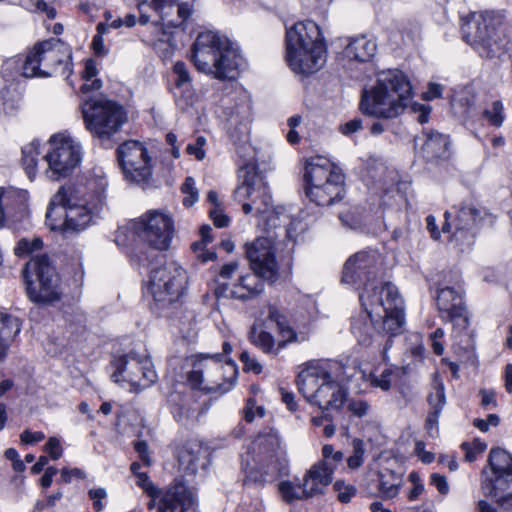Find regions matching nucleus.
I'll return each mask as SVG.
<instances>
[{"label":"nucleus","instance_id":"f257e3e1","mask_svg":"<svg viewBox=\"0 0 512 512\" xmlns=\"http://www.w3.org/2000/svg\"><path fill=\"white\" fill-rule=\"evenodd\" d=\"M107 179L101 168L88 173L85 181L73 189L61 187L52 197L46 213L51 229L64 233H80L106 205Z\"/></svg>","mask_w":512,"mask_h":512},{"label":"nucleus","instance_id":"f03ea898","mask_svg":"<svg viewBox=\"0 0 512 512\" xmlns=\"http://www.w3.org/2000/svg\"><path fill=\"white\" fill-rule=\"evenodd\" d=\"M412 95L407 76L398 69H387L376 74L375 83L362 91L360 110L363 114L381 119L401 115Z\"/></svg>","mask_w":512,"mask_h":512},{"label":"nucleus","instance_id":"7ed1b4c3","mask_svg":"<svg viewBox=\"0 0 512 512\" xmlns=\"http://www.w3.org/2000/svg\"><path fill=\"white\" fill-rule=\"evenodd\" d=\"M191 60L198 71L220 81L235 79L243 65L238 48L213 31L198 34L191 47Z\"/></svg>","mask_w":512,"mask_h":512},{"label":"nucleus","instance_id":"20e7f679","mask_svg":"<svg viewBox=\"0 0 512 512\" xmlns=\"http://www.w3.org/2000/svg\"><path fill=\"white\" fill-rule=\"evenodd\" d=\"M286 61L296 74L310 75L326 63L327 48L321 29L311 20L286 28Z\"/></svg>","mask_w":512,"mask_h":512},{"label":"nucleus","instance_id":"39448f33","mask_svg":"<svg viewBox=\"0 0 512 512\" xmlns=\"http://www.w3.org/2000/svg\"><path fill=\"white\" fill-rule=\"evenodd\" d=\"M298 391L307 402L322 411L340 410L348 396L347 390L332 378L328 369L319 363H307L297 375Z\"/></svg>","mask_w":512,"mask_h":512},{"label":"nucleus","instance_id":"423d86ee","mask_svg":"<svg viewBox=\"0 0 512 512\" xmlns=\"http://www.w3.org/2000/svg\"><path fill=\"white\" fill-rule=\"evenodd\" d=\"M306 195L318 206H329L343 198L344 175L339 167L323 156L306 160Z\"/></svg>","mask_w":512,"mask_h":512},{"label":"nucleus","instance_id":"0eeeda50","mask_svg":"<svg viewBox=\"0 0 512 512\" xmlns=\"http://www.w3.org/2000/svg\"><path fill=\"white\" fill-rule=\"evenodd\" d=\"M70 58L69 47L60 39L51 38L38 42L23 62L22 75L27 78H46L56 74H69Z\"/></svg>","mask_w":512,"mask_h":512},{"label":"nucleus","instance_id":"6e6552de","mask_svg":"<svg viewBox=\"0 0 512 512\" xmlns=\"http://www.w3.org/2000/svg\"><path fill=\"white\" fill-rule=\"evenodd\" d=\"M237 368L232 360L223 362L222 356L204 355L192 362L187 381L192 388L207 392H228L235 384Z\"/></svg>","mask_w":512,"mask_h":512},{"label":"nucleus","instance_id":"1a4fd4ad","mask_svg":"<svg viewBox=\"0 0 512 512\" xmlns=\"http://www.w3.org/2000/svg\"><path fill=\"white\" fill-rule=\"evenodd\" d=\"M359 298L363 307L374 308L373 314L381 318L379 332L390 336L400 333L404 324V302L394 284L386 282L372 290L366 288Z\"/></svg>","mask_w":512,"mask_h":512},{"label":"nucleus","instance_id":"9d476101","mask_svg":"<svg viewBox=\"0 0 512 512\" xmlns=\"http://www.w3.org/2000/svg\"><path fill=\"white\" fill-rule=\"evenodd\" d=\"M502 16L496 12H472L461 18L463 40L482 57L492 58L502 47L496 38V29L502 24Z\"/></svg>","mask_w":512,"mask_h":512},{"label":"nucleus","instance_id":"9b49d317","mask_svg":"<svg viewBox=\"0 0 512 512\" xmlns=\"http://www.w3.org/2000/svg\"><path fill=\"white\" fill-rule=\"evenodd\" d=\"M86 129L101 141L109 140L127 121V114L117 102L95 98L83 106Z\"/></svg>","mask_w":512,"mask_h":512},{"label":"nucleus","instance_id":"f8f14e48","mask_svg":"<svg viewBox=\"0 0 512 512\" xmlns=\"http://www.w3.org/2000/svg\"><path fill=\"white\" fill-rule=\"evenodd\" d=\"M488 463L490 473L483 471V493L504 509H512V456L501 448H493Z\"/></svg>","mask_w":512,"mask_h":512},{"label":"nucleus","instance_id":"ddd939ff","mask_svg":"<svg viewBox=\"0 0 512 512\" xmlns=\"http://www.w3.org/2000/svg\"><path fill=\"white\" fill-rule=\"evenodd\" d=\"M24 278L33 302L52 303L60 299L59 278L46 255H36L27 262Z\"/></svg>","mask_w":512,"mask_h":512},{"label":"nucleus","instance_id":"4468645a","mask_svg":"<svg viewBox=\"0 0 512 512\" xmlns=\"http://www.w3.org/2000/svg\"><path fill=\"white\" fill-rule=\"evenodd\" d=\"M188 276L175 261L164 263L150 273L148 290L161 308L178 302L184 295Z\"/></svg>","mask_w":512,"mask_h":512},{"label":"nucleus","instance_id":"2eb2a0df","mask_svg":"<svg viewBox=\"0 0 512 512\" xmlns=\"http://www.w3.org/2000/svg\"><path fill=\"white\" fill-rule=\"evenodd\" d=\"M49 151L44 156L48 163V176L53 180L70 175L82 160V149L70 134H54L49 140Z\"/></svg>","mask_w":512,"mask_h":512},{"label":"nucleus","instance_id":"dca6fc26","mask_svg":"<svg viewBox=\"0 0 512 512\" xmlns=\"http://www.w3.org/2000/svg\"><path fill=\"white\" fill-rule=\"evenodd\" d=\"M241 173L242 182L234 192L235 199L243 202L242 209L245 214L255 212L257 215H265L270 211L272 197L264 178L254 167L246 166Z\"/></svg>","mask_w":512,"mask_h":512},{"label":"nucleus","instance_id":"f3484780","mask_svg":"<svg viewBox=\"0 0 512 512\" xmlns=\"http://www.w3.org/2000/svg\"><path fill=\"white\" fill-rule=\"evenodd\" d=\"M133 229L144 242L157 251L168 250L175 234L171 216L157 210L149 211L136 220Z\"/></svg>","mask_w":512,"mask_h":512},{"label":"nucleus","instance_id":"a211bd4d","mask_svg":"<svg viewBox=\"0 0 512 512\" xmlns=\"http://www.w3.org/2000/svg\"><path fill=\"white\" fill-rule=\"evenodd\" d=\"M114 382L127 381L136 389H145L157 380V374L148 356L129 353L114 361Z\"/></svg>","mask_w":512,"mask_h":512},{"label":"nucleus","instance_id":"6ab92c4d","mask_svg":"<svg viewBox=\"0 0 512 512\" xmlns=\"http://www.w3.org/2000/svg\"><path fill=\"white\" fill-rule=\"evenodd\" d=\"M117 157L125 179L133 183H143L152 175L151 158L143 143L128 140L117 149Z\"/></svg>","mask_w":512,"mask_h":512},{"label":"nucleus","instance_id":"aec40b11","mask_svg":"<svg viewBox=\"0 0 512 512\" xmlns=\"http://www.w3.org/2000/svg\"><path fill=\"white\" fill-rule=\"evenodd\" d=\"M380 268L379 255L376 252H358L351 256L344 265L342 282L360 288L372 290L373 287H380L383 283L373 285V281Z\"/></svg>","mask_w":512,"mask_h":512},{"label":"nucleus","instance_id":"412c9836","mask_svg":"<svg viewBox=\"0 0 512 512\" xmlns=\"http://www.w3.org/2000/svg\"><path fill=\"white\" fill-rule=\"evenodd\" d=\"M251 452L257 466L267 467L266 474L278 475L285 466L276 432L260 434L252 442Z\"/></svg>","mask_w":512,"mask_h":512},{"label":"nucleus","instance_id":"4be33fe9","mask_svg":"<svg viewBox=\"0 0 512 512\" xmlns=\"http://www.w3.org/2000/svg\"><path fill=\"white\" fill-rule=\"evenodd\" d=\"M246 256L253 271L264 280L277 278L278 264L275 260L274 242L271 237H258L246 244Z\"/></svg>","mask_w":512,"mask_h":512},{"label":"nucleus","instance_id":"5701e85b","mask_svg":"<svg viewBox=\"0 0 512 512\" xmlns=\"http://www.w3.org/2000/svg\"><path fill=\"white\" fill-rule=\"evenodd\" d=\"M436 304L441 318L458 323L463 328L468 325L462 291L453 287H443L437 291Z\"/></svg>","mask_w":512,"mask_h":512},{"label":"nucleus","instance_id":"b1692460","mask_svg":"<svg viewBox=\"0 0 512 512\" xmlns=\"http://www.w3.org/2000/svg\"><path fill=\"white\" fill-rule=\"evenodd\" d=\"M194 506V491L183 483H176L162 495L158 512H195Z\"/></svg>","mask_w":512,"mask_h":512},{"label":"nucleus","instance_id":"393cba45","mask_svg":"<svg viewBox=\"0 0 512 512\" xmlns=\"http://www.w3.org/2000/svg\"><path fill=\"white\" fill-rule=\"evenodd\" d=\"M481 217V211L472 203H463L457 212L454 240L461 246H470L473 243V229Z\"/></svg>","mask_w":512,"mask_h":512},{"label":"nucleus","instance_id":"a878e982","mask_svg":"<svg viewBox=\"0 0 512 512\" xmlns=\"http://www.w3.org/2000/svg\"><path fill=\"white\" fill-rule=\"evenodd\" d=\"M331 467H326L320 462L315 463L304 475L303 486L307 488L311 497L322 494L324 489L332 482Z\"/></svg>","mask_w":512,"mask_h":512},{"label":"nucleus","instance_id":"bb28decb","mask_svg":"<svg viewBox=\"0 0 512 512\" xmlns=\"http://www.w3.org/2000/svg\"><path fill=\"white\" fill-rule=\"evenodd\" d=\"M365 311L359 313L351 320V331L357 341L369 346L373 342L374 331L376 329L374 317V308L364 307Z\"/></svg>","mask_w":512,"mask_h":512},{"label":"nucleus","instance_id":"cd10ccee","mask_svg":"<svg viewBox=\"0 0 512 512\" xmlns=\"http://www.w3.org/2000/svg\"><path fill=\"white\" fill-rule=\"evenodd\" d=\"M261 275L253 271L246 275H240L237 282L233 285L230 295L234 299L246 300L259 295L263 289L264 284Z\"/></svg>","mask_w":512,"mask_h":512},{"label":"nucleus","instance_id":"c85d7f7f","mask_svg":"<svg viewBox=\"0 0 512 512\" xmlns=\"http://www.w3.org/2000/svg\"><path fill=\"white\" fill-rule=\"evenodd\" d=\"M376 50L377 45L375 41L365 36H360L352 39L347 44L344 53L350 60L367 62L374 57Z\"/></svg>","mask_w":512,"mask_h":512},{"label":"nucleus","instance_id":"c756f323","mask_svg":"<svg viewBox=\"0 0 512 512\" xmlns=\"http://www.w3.org/2000/svg\"><path fill=\"white\" fill-rule=\"evenodd\" d=\"M269 319L275 321L281 340L278 341V347L280 351L286 347L289 343L303 342L308 339L306 333H297L291 328L283 315L275 307L269 308Z\"/></svg>","mask_w":512,"mask_h":512},{"label":"nucleus","instance_id":"7c9ffc66","mask_svg":"<svg viewBox=\"0 0 512 512\" xmlns=\"http://www.w3.org/2000/svg\"><path fill=\"white\" fill-rule=\"evenodd\" d=\"M431 410L426 419V429L431 432L437 430L440 413L445 405V392L443 384H437L428 396Z\"/></svg>","mask_w":512,"mask_h":512},{"label":"nucleus","instance_id":"2f4dec72","mask_svg":"<svg viewBox=\"0 0 512 512\" xmlns=\"http://www.w3.org/2000/svg\"><path fill=\"white\" fill-rule=\"evenodd\" d=\"M404 483L401 474L385 469L379 473V492L383 499H393Z\"/></svg>","mask_w":512,"mask_h":512},{"label":"nucleus","instance_id":"473e14b6","mask_svg":"<svg viewBox=\"0 0 512 512\" xmlns=\"http://www.w3.org/2000/svg\"><path fill=\"white\" fill-rule=\"evenodd\" d=\"M202 448L197 443H187L177 454L179 466L188 474H195L198 468Z\"/></svg>","mask_w":512,"mask_h":512},{"label":"nucleus","instance_id":"72a5a7b5","mask_svg":"<svg viewBox=\"0 0 512 512\" xmlns=\"http://www.w3.org/2000/svg\"><path fill=\"white\" fill-rule=\"evenodd\" d=\"M22 328L21 320L9 313L0 312V339L9 350Z\"/></svg>","mask_w":512,"mask_h":512},{"label":"nucleus","instance_id":"f704fd0d","mask_svg":"<svg viewBox=\"0 0 512 512\" xmlns=\"http://www.w3.org/2000/svg\"><path fill=\"white\" fill-rule=\"evenodd\" d=\"M249 339L253 345L266 354L277 355L280 352L278 342L275 341L274 336L261 328L253 326L249 334Z\"/></svg>","mask_w":512,"mask_h":512},{"label":"nucleus","instance_id":"c9c22d12","mask_svg":"<svg viewBox=\"0 0 512 512\" xmlns=\"http://www.w3.org/2000/svg\"><path fill=\"white\" fill-rule=\"evenodd\" d=\"M450 145V140L447 135L431 132L427 134V138L423 145V150L430 157H445Z\"/></svg>","mask_w":512,"mask_h":512},{"label":"nucleus","instance_id":"e433bc0d","mask_svg":"<svg viewBox=\"0 0 512 512\" xmlns=\"http://www.w3.org/2000/svg\"><path fill=\"white\" fill-rule=\"evenodd\" d=\"M278 491L281 498L287 503L311 498L309 492H306L307 488L303 486V482L296 484L292 481H281L278 484Z\"/></svg>","mask_w":512,"mask_h":512},{"label":"nucleus","instance_id":"4c0bfd02","mask_svg":"<svg viewBox=\"0 0 512 512\" xmlns=\"http://www.w3.org/2000/svg\"><path fill=\"white\" fill-rule=\"evenodd\" d=\"M39 145L38 141H32L22 148V165L30 180H33L37 173Z\"/></svg>","mask_w":512,"mask_h":512},{"label":"nucleus","instance_id":"58836bf2","mask_svg":"<svg viewBox=\"0 0 512 512\" xmlns=\"http://www.w3.org/2000/svg\"><path fill=\"white\" fill-rule=\"evenodd\" d=\"M267 467L258 466L255 469H251L243 479L244 486H255L263 487L266 483L270 482L273 478L278 475L266 474Z\"/></svg>","mask_w":512,"mask_h":512},{"label":"nucleus","instance_id":"ea45409f","mask_svg":"<svg viewBox=\"0 0 512 512\" xmlns=\"http://www.w3.org/2000/svg\"><path fill=\"white\" fill-rule=\"evenodd\" d=\"M43 242L39 237L22 238L18 241L14 252L19 257L28 256L42 249Z\"/></svg>","mask_w":512,"mask_h":512},{"label":"nucleus","instance_id":"a19ab883","mask_svg":"<svg viewBox=\"0 0 512 512\" xmlns=\"http://www.w3.org/2000/svg\"><path fill=\"white\" fill-rule=\"evenodd\" d=\"M322 456L323 459L319 462L328 468L331 467L333 472L344 459V454L341 451H335L330 444L323 446Z\"/></svg>","mask_w":512,"mask_h":512},{"label":"nucleus","instance_id":"79ce46f5","mask_svg":"<svg viewBox=\"0 0 512 512\" xmlns=\"http://www.w3.org/2000/svg\"><path fill=\"white\" fill-rule=\"evenodd\" d=\"M352 454L347 459V465L350 469H358L364 462V442L361 439L352 441Z\"/></svg>","mask_w":512,"mask_h":512},{"label":"nucleus","instance_id":"37998d69","mask_svg":"<svg viewBox=\"0 0 512 512\" xmlns=\"http://www.w3.org/2000/svg\"><path fill=\"white\" fill-rule=\"evenodd\" d=\"M394 375L395 373L392 369H385L380 375L371 374L369 381L372 386L380 388L383 391H388L391 388Z\"/></svg>","mask_w":512,"mask_h":512},{"label":"nucleus","instance_id":"c03bdc74","mask_svg":"<svg viewBox=\"0 0 512 512\" xmlns=\"http://www.w3.org/2000/svg\"><path fill=\"white\" fill-rule=\"evenodd\" d=\"M181 191L185 195L183 198L184 206L190 207L198 200V190L195 187V180L192 177L185 179Z\"/></svg>","mask_w":512,"mask_h":512},{"label":"nucleus","instance_id":"a18cd8bd","mask_svg":"<svg viewBox=\"0 0 512 512\" xmlns=\"http://www.w3.org/2000/svg\"><path fill=\"white\" fill-rule=\"evenodd\" d=\"M462 450L465 452V459L468 462H473L477 455L483 453L487 445L479 439L473 441V443L464 442L461 445Z\"/></svg>","mask_w":512,"mask_h":512},{"label":"nucleus","instance_id":"49530a36","mask_svg":"<svg viewBox=\"0 0 512 512\" xmlns=\"http://www.w3.org/2000/svg\"><path fill=\"white\" fill-rule=\"evenodd\" d=\"M173 72L176 76L175 85L178 88L188 87L191 83L190 73L185 63L178 61L174 64Z\"/></svg>","mask_w":512,"mask_h":512},{"label":"nucleus","instance_id":"de8ad7c7","mask_svg":"<svg viewBox=\"0 0 512 512\" xmlns=\"http://www.w3.org/2000/svg\"><path fill=\"white\" fill-rule=\"evenodd\" d=\"M503 104L500 101H494L491 109L484 112L485 117L496 127H500L504 121Z\"/></svg>","mask_w":512,"mask_h":512},{"label":"nucleus","instance_id":"09e8293b","mask_svg":"<svg viewBox=\"0 0 512 512\" xmlns=\"http://www.w3.org/2000/svg\"><path fill=\"white\" fill-rule=\"evenodd\" d=\"M347 409L353 416L363 418L368 415L370 405L365 400L352 399L348 402Z\"/></svg>","mask_w":512,"mask_h":512},{"label":"nucleus","instance_id":"8fccbe9b","mask_svg":"<svg viewBox=\"0 0 512 512\" xmlns=\"http://www.w3.org/2000/svg\"><path fill=\"white\" fill-rule=\"evenodd\" d=\"M334 489L337 492V498L342 503H348L356 494V488L352 485L345 484L341 481H336Z\"/></svg>","mask_w":512,"mask_h":512},{"label":"nucleus","instance_id":"3c124183","mask_svg":"<svg viewBox=\"0 0 512 512\" xmlns=\"http://www.w3.org/2000/svg\"><path fill=\"white\" fill-rule=\"evenodd\" d=\"M244 412V419L247 422H252L256 417H264L265 409L263 406H257L254 399L250 398L247 400Z\"/></svg>","mask_w":512,"mask_h":512},{"label":"nucleus","instance_id":"603ef678","mask_svg":"<svg viewBox=\"0 0 512 512\" xmlns=\"http://www.w3.org/2000/svg\"><path fill=\"white\" fill-rule=\"evenodd\" d=\"M206 142L207 140L205 137L198 136L194 143H190L187 145L186 152L189 155L195 156L197 160L201 161L206 156V151L204 149Z\"/></svg>","mask_w":512,"mask_h":512},{"label":"nucleus","instance_id":"864d4df0","mask_svg":"<svg viewBox=\"0 0 512 512\" xmlns=\"http://www.w3.org/2000/svg\"><path fill=\"white\" fill-rule=\"evenodd\" d=\"M206 245L207 244L201 240L195 241L191 245V249L195 253L196 258L202 262H208L216 257L214 252L206 249Z\"/></svg>","mask_w":512,"mask_h":512},{"label":"nucleus","instance_id":"5fc2aeb1","mask_svg":"<svg viewBox=\"0 0 512 512\" xmlns=\"http://www.w3.org/2000/svg\"><path fill=\"white\" fill-rule=\"evenodd\" d=\"M281 214L282 212L279 209H276L271 205L270 211L265 215H259L262 220L265 222V227L267 230L277 228L281 224Z\"/></svg>","mask_w":512,"mask_h":512},{"label":"nucleus","instance_id":"6e6d98bb","mask_svg":"<svg viewBox=\"0 0 512 512\" xmlns=\"http://www.w3.org/2000/svg\"><path fill=\"white\" fill-rule=\"evenodd\" d=\"M429 483L434 486L441 495H447L450 491L447 478L440 473H432L429 477Z\"/></svg>","mask_w":512,"mask_h":512},{"label":"nucleus","instance_id":"4d7b16f0","mask_svg":"<svg viewBox=\"0 0 512 512\" xmlns=\"http://www.w3.org/2000/svg\"><path fill=\"white\" fill-rule=\"evenodd\" d=\"M240 360L244 365V370L251 371L255 374H260L262 372V365L255 357L251 356L249 352L243 351L240 354Z\"/></svg>","mask_w":512,"mask_h":512},{"label":"nucleus","instance_id":"13d9d810","mask_svg":"<svg viewBox=\"0 0 512 512\" xmlns=\"http://www.w3.org/2000/svg\"><path fill=\"white\" fill-rule=\"evenodd\" d=\"M500 423V418L496 414H489L487 419L476 418L473 420V425L481 432H487L490 426L496 427Z\"/></svg>","mask_w":512,"mask_h":512},{"label":"nucleus","instance_id":"bf43d9fd","mask_svg":"<svg viewBox=\"0 0 512 512\" xmlns=\"http://www.w3.org/2000/svg\"><path fill=\"white\" fill-rule=\"evenodd\" d=\"M45 451L50 455L52 460L59 459L63 452L60 440L56 437H50L45 445Z\"/></svg>","mask_w":512,"mask_h":512},{"label":"nucleus","instance_id":"052dcab7","mask_svg":"<svg viewBox=\"0 0 512 512\" xmlns=\"http://www.w3.org/2000/svg\"><path fill=\"white\" fill-rule=\"evenodd\" d=\"M107 496L106 490L103 488L91 489L89 491V497L93 501V507L96 511H102L105 507V503L102 502Z\"/></svg>","mask_w":512,"mask_h":512},{"label":"nucleus","instance_id":"680f3d73","mask_svg":"<svg viewBox=\"0 0 512 512\" xmlns=\"http://www.w3.org/2000/svg\"><path fill=\"white\" fill-rule=\"evenodd\" d=\"M107 26L103 23L97 25V34L93 37L92 46L96 53H104V43L102 35L107 31Z\"/></svg>","mask_w":512,"mask_h":512},{"label":"nucleus","instance_id":"e2e57ef3","mask_svg":"<svg viewBox=\"0 0 512 512\" xmlns=\"http://www.w3.org/2000/svg\"><path fill=\"white\" fill-rule=\"evenodd\" d=\"M362 129V120L354 118L340 126V132L345 136H350Z\"/></svg>","mask_w":512,"mask_h":512},{"label":"nucleus","instance_id":"0e129e2a","mask_svg":"<svg viewBox=\"0 0 512 512\" xmlns=\"http://www.w3.org/2000/svg\"><path fill=\"white\" fill-rule=\"evenodd\" d=\"M210 217L213 220L214 225L218 228L226 227L229 224V218L223 213L221 208L211 209Z\"/></svg>","mask_w":512,"mask_h":512},{"label":"nucleus","instance_id":"69168bd1","mask_svg":"<svg viewBox=\"0 0 512 512\" xmlns=\"http://www.w3.org/2000/svg\"><path fill=\"white\" fill-rule=\"evenodd\" d=\"M45 438L43 432H31L29 430H25L20 435V440L24 444H34L42 441Z\"/></svg>","mask_w":512,"mask_h":512},{"label":"nucleus","instance_id":"338daca9","mask_svg":"<svg viewBox=\"0 0 512 512\" xmlns=\"http://www.w3.org/2000/svg\"><path fill=\"white\" fill-rule=\"evenodd\" d=\"M72 478L84 479L85 473H84V471H82L79 468H73V469L63 468L61 470V481L62 482L69 483Z\"/></svg>","mask_w":512,"mask_h":512},{"label":"nucleus","instance_id":"774afa93","mask_svg":"<svg viewBox=\"0 0 512 512\" xmlns=\"http://www.w3.org/2000/svg\"><path fill=\"white\" fill-rule=\"evenodd\" d=\"M195 0L190 1H183L178 0L176 4L178 5V15L183 19L186 20L190 17V15L193 12V2Z\"/></svg>","mask_w":512,"mask_h":512}]
</instances>
